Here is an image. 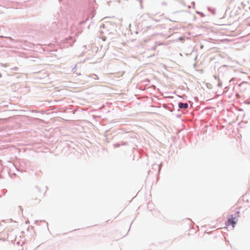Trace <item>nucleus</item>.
<instances>
[{
    "instance_id": "obj_1",
    "label": "nucleus",
    "mask_w": 250,
    "mask_h": 250,
    "mask_svg": "<svg viewBox=\"0 0 250 250\" xmlns=\"http://www.w3.org/2000/svg\"><path fill=\"white\" fill-rule=\"evenodd\" d=\"M235 224V217H233V216L228 219L227 223H226V225L227 226L232 225L233 228L234 227Z\"/></svg>"
},
{
    "instance_id": "obj_2",
    "label": "nucleus",
    "mask_w": 250,
    "mask_h": 250,
    "mask_svg": "<svg viewBox=\"0 0 250 250\" xmlns=\"http://www.w3.org/2000/svg\"><path fill=\"white\" fill-rule=\"evenodd\" d=\"M178 106L180 108H184L186 109L188 107V105L187 103H180L179 104Z\"/></svg>"
},
{
    "instance_id": "obj_3",
    "label": "nucleus",
    "mask_w": 250,
    "mask_h": 250,
    "mask_svg": "<svg viewBox=\"0 0 250 250\" xmlns=\"http://www.w3.org/2000/svg\"><path fill=\"white\" fill-rule=\"evenodd\" d=\"M179 40H180V41H183L184 40V39H183L182 38H179Z\"/></svg>"
}]
</instances>
